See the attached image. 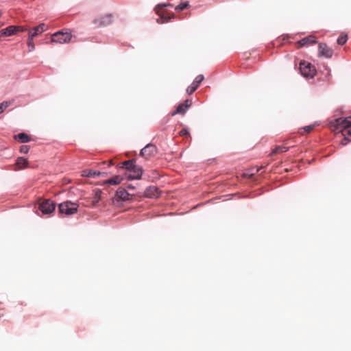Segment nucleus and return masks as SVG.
Segmentation results:
<instances>
[{
	"label": "nucleus",
	"mask_w": 351,
	"mask_h": 351,
	"mask_svg": "<svg viewBox=\"0 0 351 351\" xmlns=\"http://www.w3.org/2000/svg\"><path fill=\"white\" fill-rule=\"evenodd\" d=\"M71 33L69 31H59L52 34L51 42L56 43H66L71 40Z\"/></svg>",
	"instance_id": "4"
},
{
	"label": "nucleus",
	"mask_w": 351,
	"mask_h": 351,
	"mask_svg": "<svg viewBox=\"0 0 351 351\" xmlns=\"http://www.w3.org/2000/svg\"><path fill=\"white\" fill-rule=\"evenodd\" d=\"M188 6H189V3L188 2H183V3H181L179 5H178L175 8V10L176 12H180L182 11L184 8H186Z\"/></svg>",
	"instance_id": "24"
},
{
	"label": "nucleus",
	"mask_w": 351,
	"mask_h": 351,
	"mask_svg": "<svg viewBox=\"0 0 351 351\" xmlns=\"http://www.w3.org/2000/svg\"><path fill=\"white\" fill-rule=\"evenodd\" d=\"M346 141V143H344V145H346V143L348 142V141Z\"/></svg>",
	"instance_id": "36"
},
{
	"label": "nucleus",
	"mask_w": 351,
	"mask_h": 351,
	"mask_svg": "<svg viewBox=\"0 0 351 351\" xmlns=\"http://www.w3.org/2000/svg\"><path fill=\"white\" fill-rule=\"evenodd\" d=\"M347 42V35H341L337 38V43L339 45H343Z\"/></svg>",
	"instance_id": "27"
},
{
	"label": "nucleus",
	"mask_w": 351,
	"mask_h": 351,
	"mask_svg": "<svg viewBox=\"0 0 351 351\" xmlns=\"http://www.w3.org/2000/svg\"><path fill=\"white\" fill-rule=\"evenodd\" d=\"M123 167H125L129 172L133 169L134 167H135L136 165L134 164V160H126L123 163Z\"/></svg>",
	"instance_id": "20"
},
{
	"label": "nucleus",
	"mask_w": 351,
	"mask_h": 351,
	"mask_svg": "<svg viewBox=\"0 0 351 351\" xmlns=\"http://www.w3.org/2000/svg\"><path fill=\"white\" fill-rule=\"evenodd\" d=\"M313 128H314L313 125H307V126H305L304 128H303V130L306 132H310L313 129Z\"/></svg>",
	"instance_id": "30"
},
{
	"label": "nucleus",
	"mask_w": 351,
	"mask_h": 351,
	"mask_svg": "<svg viewBox=\"0 0 351 351\" xmlns=\"http://www.w3.org/2000/svg\"><path fill=\"white\" fill-rule=\"evenodd\" d=\"M300 71L302 76L306 78H313L316 74V70L311 63L301 61L300 63Z\"/></svg>",
	"instance_id": "3"
},
{
	"label": "nucleus",
	"mask_w": 351,
	"mask_h": 351,
	"mask_svg": "<svg viewBox=\"0 0 351 351\" xmlns=\"http://www.w3.org/2000/svg\"><path fill=\"white\" fill-rule=\"evenodd\" d=\"M157 14L160 16V18L157 19L156 21L158 23H164L169 21L171 19L174 18L175 15L173 14H167L165 13H159L158 11H156Z\"/></svg>",
	"instance_id": "16"
},
{
	"label": "nucleus",
	"mask_w": 351,
	"mask_h": 351,
	"mask_svg": "<svg viewBox=\"0 0 351 351\" xmlns=\"http://www.w3.org/2000/svg\"><path fill=\"white\" fill-rule=\"evenodd\" d=\"M189 134V131L187 128H183L180 132V134L181 136H186V135H188Z\"/></svg>",
	"instance_id": "31"
},
{
	"label": "nucleus",
	"mask_w": 351,
	"mask_h": 351,
	"mask_svg": "<svg viewBox=\"0 0 351 351\" xmlns=\"http://www.w3.org/2000/svg\"><path fill=\"white\" fill-rule=\"evenodd\" d=\"M145 195L149 198L157 197L158 196V189L155 186H149L146 189Z\"/></svg>",
	"instance_id": "15"
},
{
	"label": "nucleus",
	"mask_w": 351,
	"mask_h": 351,
	"mask_svg": "<svg viewBox=\"0 0 351 351\" xmlns=\"http://www.w3.org/2000/svg\"><path fill=\"white\" fill-rule=\"evenodd\" d=\"M14 138L23 143H27L31 140L30 137L25 133H20L17 135H15Z\"/></svg>",
	"instance_id": "19"
},
{
	"label": "nucleus",
	"mask_w": 351,
	"mask_h": 351,
	"mask_svg": "<svg viewBox=\"0 0 351 351\" xmlns=\"http://www.w3.org/2000/svg\"><path fill=\"white\" fill-rule=\"evenodd\" d=\"M204 77L203 75H198L195 78L193 83L186 88L187 93L189 95H191L192 93H193L197 90L201 82L204 80Z\"/></svg>",
	"instance_id": "7"
},
{
	"label": "nucleus",
	"mask_w": 351,
	"mask_h": 351,
	"mask_svg": "<svg viewBox=\"0 0 351 351\" xmlns=\"http://www.w3.org/2000/svg\"><path fill=\"white\" fill-rule=\"evenodd\" d=\"M17 28V32H25L27 30V29L23 26H16Z\"/></svg>",
	"instance_id": "32"
},
{
	"label": "nucleus",
	"mask_w": 351,
	"mask_h": 351,
	"mask_svg": "<svg viewBox=\"0 0 351 351\" xmlns=\"http://www.w3.org/2000/svg\"><path fill=\"white\" fill-rule=\"evenodd\" d=\"M106 174L105 172L95 171L93 169H84L82 171V176L87 178H95L97 176Z\"/></svg>",
	"instance_id": "13"
},
{
	"label": "nucleus",
	"mask_w": 351,
	"mask_h": 351,
	"mask_svg": "<svg viewBox=\"0 0 351 351\" xmlns=\"http://www.w3.org/2000/svg\"><path fill=\"white\" fill-rule=\"evenodd\" d=\"M332 50L328 47L326 44L321 43L319 45V55L324 56L327 58H331L332 56Z\"/></svg>",
	"instance_id": "9"
},
{
	"label": "nucleus",
	"mask_w": 351,
	"mask_h": 351,
	"mask_svg": "<svg viewBox=\"0 0 351 351\" xmlns=\"http://www.w3.org/2000/svg\"><path fill=\"white\" fill-rule=\"evenodd\" d=\"M258 171H259V169H258V168H256V167L253 168V169H252V173H250V175L254 174V172H256V173H257V172H258Z\"/></svg>",
	"instance_id": "34"
},
{
	"label": "nucleus",
	"mask_w": 351,
	"mask_h": 351,
	"mask_svg": "<svg viewBox=\"0 0 351 351\" xmlns=\"http://www.w3.org/2000/svg\"><path fill=\"white\" fill-rule=\"evenodd\" d=\"M128 188H129V189H134V187L132 186L131 185H128Z\"/></svg>",
	"instance_id": "35"
},
{
	"label": "nucleus",
	"mask_w": 351,
	"mask_h": 351,
	"mask_svg": "<svg viewBox=\"0 0 351 351\" xmlns=\"http://www.w3.org/2000/svg\"><path fill=\"white\" fill-rule=\"evenodd\" d=\"M166 6H171L170 4H159L156 7V10H157L158 8H164Z\"/></svg>",
	"instance_id": "33"
},
{
	"label": "nucleus",
	"mask_w": 351,
	"mask_h": 351,
	"mask_svg": "<svg viewBox=\"0 0 351 351\" xmlns=\"http://www.w3.org/2000/svg\"><path fill=\"white\" fill-rule=\"evenodd\" d=\"M29 147L27 145H22L20 147V152L27 154L29 152Z\"/></svg>",
	"instance_id": "29"
},
{
	"label": "nucleus",
	"mask_w": 351,
	"mask_h": 351,
	"mask_svg": "<svg viewBox=\"0 0 351 351\" xmlns=\"http://www.w3.org/2000/svg\"><path fill=\"white\" fill-rule=\"evenodd\" d=\"M27 164V160L23 157H19L16 160V165L19 167L25 166Z\"/></svg>",
	"instance_id": "25"
},
{
	"label": "nucleus",
	"mask_w": 351,
	"mask_h": 351,
	"mask_svg": "<svg viewBox=\"0 0 351 351\" xmlns=\"http://www.w3.org/2000/svg\"><path fill=\"white\" fill-rule=\"evenodd\" d=\"M121 181H122V178L119 176H114L108 180H106L104 182V183L111 184V185H117V184H120L121 182Z\"/></svg>",
	"instance_id": "18"
},
{
	"label": "nucleus",
	"mask_w": 351,
	"mask_h": 351,
	"mask_svg": "<svg viewBox=\"0 0 351 351\" xmlns=\"http://www.w3.org/2000/svg\"><path fill=\"white\" fill-rule=\"evenodd\" d=\"M288 150V147L280 145L276 147V149L274 150V153H283L287 152Z\"/></svg>",
	"instance_id": "23"
},
{
	"label": "nucleus",
	"mask_w": 351,
	"mask_h": 351,
	"mask_svg": "<svg viewBox=\"0 0 351 351\" xmlns=\"http://www.w3.org/2000/svg\"><path fill=\"white\" fill-rule=\"evenodd\" d=\"M55 208L56 204L50 199H45L39 205V210L45 215L52 213Z\"/></svg>",
	"instance_id": "5"
},
{
	"label": "nucleus",
	"mask_w": 351,
	"mask_h": 351,
	"mask_svg": "<svg viewBox=\"0 0 351 351\" xmlns=\"http://www.w3.org/2000/svg\"><path fill=\"white\" fill-rule=\"evenodd\" d=\"M16 25H10L5 29L0 30V37L1 36H11L17 32Z\"/></svg>",
	"instance_id": "12"
},
{
	"label": "nucleus",
	"mask_w": 351,
	"mask_h": 351,
	"mask_svg": "<svg viewBox=\"0 0 351 351\" xmlns=\"http://www.w3.org/2000/svg\"><path fill=\"white\" fill-rule=\"evenodd\" d=\"M10 104V101H3L0 104V114L3 112L5 109H6L9 105Z\"/></svg>",
	"instance_id": "28"
},
{
	"label": "nucleus",
	"mask_w": 351,
	"mask_h": 351,
	"mask_svg": "<svg viewBox=\"0 0 351 351\" xmlns=\"http://www.w3.org/2000/svg\"><path fill=\"white\" fill-rule=\"evenodd\" d=\"M112 15L108 14L106 16L103 17L101 20L100 25H108L112 22Z\"/></svg>",
	"instance_id": "21"
},
{
	"label": "nucleus",
	"mask_w": 351,
	"mask_h": 351,
	"mask_svg": "<svg viewBox=\"0 0 351 351\" xmlns=\"http://www.w3.org/2000/svg\"><path fill=\"white\" fill-rule=\"evenodd\" d=\"M116 196L118 199L122 201L129 200L130 199V194L123 188H119L116 192Z\"/></svg>",
	"instance_id": "14"
},
{
	"label": "nucleus",
	"mask_w": 351,
	"mask_h": 351,
	"mask_svg": "<svg viewBox=\"0 0 351 351\" xmlns=\"http://www.w3.org/2000/svg\"><path fill=\"white\" fill-rule=\"evenodd\" d=\"M191 105V101L186 99L184 103L180 104L176 108V110L172 113V115L176 114H184L188 108Z\"/></svg>",
	"instance_id": "10"
},
{
	"label": "nucleus",
	"mask_w": 351,
	"mask_h": 351,
	"mask_svg": "<svg viewBox=\"0 0 351 351\" xmlns=\"http://www.w3.org/2000/svg\"><path fill=\"white\" fill-rule=\"evenodd\" d=\"M316 43L315 38L313 36H309L301 39L298 44L300 46H307L309 45L315 44Z\"/></svg>",
	"instance_id": "17"
},
{
	"label": "nucleus",
	"mask_w": 351,
	"mask_h": 351,
	"mask_svg": "<svg viewBox=\"0 0 351 351\" xmlns=\"http://www.w3.org/2000/svg\"><path fill=\"white\" fill-rule=\"evenodd\" d=\"M47 30L45 27V23H40L38 26L32 28V30L29 32V36L31 38H34L37 36L39 34H41Z\"/></svg>",
	"instance_id": "11"
},
{
	"label": "nucleus",
	"mask_w": 351,
	"mask_h": 351,
	"mask_svg": "<svg viewBox=\"0 0 351 351\" xmlns=\"http://www.w3.org/2000/svg\"><path fill=\"white\" fill-rule=\"evenodd\" d=\"M101 191L100 189H95V194L93 197V202L94 204H97L99 202L101 199Z\"/></svg>",
	"instance_id": "22"
},
{
	"label": "nucleus",
	"mask_w": 351,
	"mask_h": 351,
	"mask_svg": "<svg viewBox=\"0 0 351 351\" xmlns=\"http://www.w3.org/2000/svg\"><path fill=\"white\" fill-rule=\"evenodd\" d=\"M331 125L336 127V130L342 133L343 140L351 141V116L346 118L335 119L331 122Z\"/></svg>",
	"instance_id": "1"
},
{
	"label": "nucleus",
	"mask_w": 351,
	"mask_h": 351,
	"mask_svg": "<svg viewBox=\"0 0 351 351\" xmlns=\"http://www.w3.org/2000/svg\"><path fill=\"white\" fill-rule=\"evenodd\" d=\"M58 208L60 213L71 215L77 213L78 204L70 201H66L60 204Z\"/></svg>",
	"instance_id": "2"
},
{
	"label": "nucleus",
	"mask_w": 351,
	"mask_h": 351,
	"mask_svg": "<svg viewBox=\"0 0 351 351\" xmlns=\"http://www.w3.org/2000/svg\"><path fill=\"white\" fill-rule=\"evenodd\" d=\"M156 147L151 143L147 144L140 152V155L144 157H149L156 152Z\"/></svg>",
	"instance_id": "8"
},
{
	"label": "nucleus",
	"mask_w": 351,
	"mask_h": 351,
	"mask_svg": "<svg viewBox=\"0 0 351 351\" xmlns=\"http://www.w3.org/2000/svg\"><path fill=\"white\" fill-rule=\"evenodd\" d=\"M33 40H34V38H31L29 36L28 37L27 46H28L29 51H32L35 49V46H34Z\"/></svg>",
	"instance_id": "26"
},
{
	"label": "nucleus",
	"mask_w": 351,
	"mask_h": 351,
	"mask_svg": "<svg viewBox=\"0 0 351 351\" xmlns=\"http://www.w3.org/2000/svg\"><path fill=\"white\" fill-rule=\"evenodd\" d=\"M143 170L142 167L139 165H136L134 167L133 169H132L127 174V178L128 180H140L141 178Z\"/></svg>",
	"instance_id": "6"
}]
</instances>
